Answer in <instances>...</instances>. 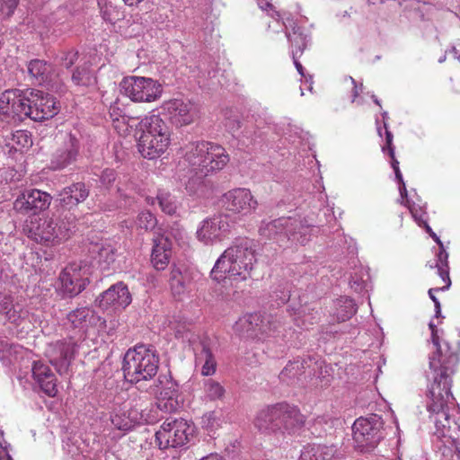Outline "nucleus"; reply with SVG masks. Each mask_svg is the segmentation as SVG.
I'll return each instance as SVG.
<instances>
[{"label":"nucleus","instance_id":"obj_16","mask_svg":"<svg viewBox=\"0 0 460 460\" xmlns=\"http://www.w3.org/2000/svg\"><path fill=\"white\" fill-rule=\"evenodd\" d=\"M223 205L226 211H229L239 217H245L253 213L258 202L246 188L233 189L223 196Z\"/></svg>","mask_w":460,"mask_h":460},{"label":"nucleus","instance_id":"obj_7","mask_svg":"<svg viewBox=\"0 0 460 460\" xmlns=\"http://www.w3.org/2000/svg\"><path fill=\"white\" fill-rule=\"evenodd\" d=\"M30 88L9 89L0 95V115L6 123H17L30 118Z\"/></svg>","mask_w":460,"mask_h":460},{"label":"nucleus","instance_id":"obj_55","mask_svg":"<svg viewBox=\"0 0 460 460\" xmlns=\"http://www.w3.org/2000/svg\"><path fill=\"white\" fill-rule=\"evenodd\" d=\"M18 3L19 0H0V8L2 12L9 15L13 13Z\"/></svg>","mask_w":460,"mask_h":460},{"label":"nucleus","instance_id":"obj_43","mask_svg":"<svg viewBox=\"0 0 460 460\" xmlns=\"http://www.w3.org/2000/svg\"><path fill=\"white\" fill-rule=\"evenodd\" d=\"M156 199L159 207L164 213L168 215H173L176 212V201L174 197H172L170 193L160 191L156 196Z\"/></svg>","mask_w":460,"mask_h":460},{"label":"nucleus","instance_id":"obj_42","mask_svg":"<svg viewBox=\"0 0 460 460\" xmlns=\"http://www.w3.org/2000/svg\"><path fill=\"white\" fill-rule=\"evenodd\" d=\"M100 12L103 20L112 24L124 19V13L111 2L102 7Z\"/></svg>","mask_w":460,"mask_h":460},{"label":"nucleus","instance_id":"obj_11","mask_svg":"<svg viewBox=\"0 0 460 460\" xmlns=\"http://www.w3.org/2000/svg\"><path fill=\"white\" fill-rule=\"evenodd\" d=\"M123 94L137 102H152L162 93V86L156 81L147 77H127L120 83Z\"/></svg>","mask_w":460,"mask_h":460},{"label":"nucleus","instance_id":"obj_17","mask_svg":"<svg viewBox=\"0 0 460 460\" xmlns=\"http://www.w3.org/2000/svg\"><path fill=\"white\" fill-rule=\"evenodd\" d=\"M66 324L84 338L90 330L105 327L106 323L104 319L87 306L72 310L66 314Z\"/></svg>","mask_w":460,"mask_h":460},{"label":"nucleus","instance_id":"obj_4","mask_svg":"<svg viewBox=\"0 0 460 460\" xmlns=\"http://www.w3.org/2000/svg\"><path fill=\"white\" fill-rule=\"evenodd\" d=\"M159 357L151 345L139 344L129 349L123 358L122 370L130 383L152 379L158 371Z\"/></svg>","mask_w":460,"mask_h":460},{"label":"nucleus","instance_id":"obj_39","mask_svg":"<svg viewBox=\"0 0 460 460\" xmlns=\"http://www.w3.org/2000/svg\"><path fill=\"white\" fill-rule=\"evenodd\" d=\"M262 321V314L253 313L244 315L237 322V326L249 336H259L260 323Z\"/></svg>","mask_w":460,"mask_h":460},{"label":"nucleus","instance_id":"obj_61","mask_svg":"<svg viewBox=\"0 0 460 460\" xmlns=\"http://www.w3.org/2000/svg\"><path fill=\"white\" fill-rule=\"evenodd\" d=\"M429 327L431 331V338H432V341H433L434 345H438V337L437 335L438 331H437L436 325L432 322H430L429 323Z\"/></svg>","mask_w":460,"mask_h":460},{"label":"nucleus","instance_id":"obj_45","mask_svg":"<svg viewBox=\"0 0 460 460\" xmlns=\"http://www.w3.org/2000/svg\"><path fill=\"white\" fill-rule=\"evenodd\" d=\"M79 58V53L77 50L74 49H68V50H65V51H62L58 56V64L68 69L70 68L74 64H75V62L77 61Z\"/></svg>","mask_w":460,"mask_h":460},{"label":"nucleus","instance_id":"obj_22","mask_svg":"<svg viewBox=\"0 0 460 460\" xmlns=\"http://www.w3.org/2000/svg\"><path fill=\"white\" fill-rule=\"evenodd\" d=\"M81 270L82 266L80 264L72 263L66 266L59 274L62 291L70 297L80 294L88 282L86 279L82 278Z\"/></svg>","mask_w":460,"mask_h":460},{"label":"nucleus","instance_id":"obj_1","mask_svg":"<svg viewBox=\"0 0 460 460\" xmlns=\"http://www.w3.org/2000/svg\"><path fill=\"white\" fill-rule=\"evenodd\" d=\"M255 252L253 240L236 239L217 260L210 272L211 278L220 281L228 274L234 279H248L257 261Z\"/></svg>","mask_w":460,"mask_h":460},{"label":"nucleus","instance_id":"obj_62","mask_svg":"<svg viewBox=\"0 0 460 460\" xmlns=\"http://www.w3.org/2000/svg\"><path fill=\"white\" fill-rule=\"evenodd\" d=\"M281 327H282L281 322H280L279 318L277 316L276 327H275V324H271L272 330L270 332V336L278 335L280 332Z\"/></svg>","mask_w":460,"mask_h":460},{"label":"nucleus","instance_id":"obj_14","mask_svg":"<svg viewBox=\"0 0 460 460\" xmlns=\"http://www.w3.org/2000/svg\"><path fill=\"white\" fill-rule=\"evenodd\" d=\"M155 394L157 396L155 406L151 405L158 415V410L164 412L175 411L178 403V384L172 380L170 374L160 375L155 383Z\"/></svg>","mask_w":460,"mask_h":460},{"label":"nucleus","instance_id":"obj_46","mask_svg":"<svg viewBox=\"0 0 460 460\" xmlns=\"http://www.w3.org/2000/svg\"><path fill=\"white\" fill-rule=\"evenodd\" d=\"M137 225L146 231L152 230L156 225V218L151 212L142 211L137 217Z\"/></svg>","mask_w":460,"mask_h":460},{"label":"nucleus","instance_id":"obj_32","mask_svg":"<svg viewBox=\"0 0 460 460\" xmlns=\"http://www.w3.org/2000/svg\"><path fill=\"white\" fill-rule=\"evenodd\" d=\"M336 453L333 445L308 444L303 447L298 460H332Z\"/></svg>","mask_w":460,"mask_h":460},{"label":"nucleus","instance_id":"obj_41","mask_svg":"<svg viewBox=\"0 0 460 460\" xmlns=\"http://www.w3.org/2000/svg\"><path fill=\"white\" fill-rule=\"evenodd\" d=\"M215 355L210 348V344L208 341L203 340L199 343V347L196 349L195 353V363L196 366L202 364L203 362H208L215 360Z\"/></svg>","mask_w":460,"mask_h":460},{"label":"nucleus","instance_id":"obj_28","mask_svg":"<svg viewBox=\"0 0 460 460\" xmlns=\"http://www.w3.org/2000/svg\"><path fill=\"white\" fill-rule=\"evenodd\" d=\"M318 361L308 356L303 358H296L289 361L279 374L282 382L289 383L297 378L299 376L308 371L309 375L314 374V365H317Z\"/></svg>","mask_w":460,"mask_h":460},{"label":"nucleus","instance_id":"obj_31","mask_svg":"<svg viewBox=\"0 0 460 460\" xmlns=\"http://www.w3.org/2000/svg\"><path fill=\"white\" fill-rule=\"evenodd\" d=\"M287 36L292 46V58L294 65L297 72L301 75H304V67L298 61V58L303 54L307 46L309 41L308 36L304 33L300 28H294L292 33H288Z\"/></svg>","mask_w":460,"mask_h":460},{"label":"nucleus","instance_id":"obj_15","mask_svg":"<svg viewBox=\"0 0 460 460\" xmlns=\"http://www.w3.org/2000/svg\"><path fill=\"white\" fill-rule=\"evenodd\" d=\"M27 232L31 239L40 243L49 244L66 240V231L61 230L58 221L52 217L31 221Z\"/></svg>","mask_w":460,"mask_h":460},{"label":"nucleus","instance_id":"obj_47","mask_svg":"<svg viewBox=\"0 0 460 460\" xmlns=\"http://www.w3.org/2000/svg\"><path fill=\"white\" fill-rule=\"evenodd\" d=\"M84 446V441L82 439H69L65 446V449L75 460H80V456H84V450L81 446Z\"/></svg>","mask_w":460,"mask_h":460},{"label":"nucleus","instance_id":"obj_37","mask_svg":"<svg viewBox=\"0 0 460 460\" xmlns=\"http://www.w3.org/2000/svg\"><path fill=\"white\" fill-rule=\"evenodd\" d=\"M71 80L75 85L78 86H90L96 83L93 72L90 69V66L87 63L75 68Z\"/></svg>","mask_w":460,"mask_h":460},{"label":"nucleus","instance_id":"obj_56","mask_svg":"<svg viewBox=\"0 0 460 460\" xmlns=\"http://www.w3.org/2000/svg\"><path fill=\"white\" fill-rule=\"evenodd\" d=\"M391 158V166L394 171L395 178L398 181H402V172L399 168V161L395 157L394 150L391 149L390 153L387 154Z\"/></svg>","mask_w":460,"mask_h":460},{"label":"nucleus","instance_id":"obj_58","mask_svg":"<svg viewBox=\"0 0 460 460\" xmlns=\"http://www.w3.org/2000/svg\"><path fill=\"white\" fill-rule=\"evenodd\" d=\"M412 216H413L415 221L418 223V225L420 226L423 227V221L422 220H425L426 222H428L427 214H426V212H424L422 210L421 208H416V211L412 212Z\"/></svg>","mask_w":460,"mask_h":460},{"label":"nucleus","instance_id":"obj_12","mask_svg":"<svg viewBox=\"0 0 460 460\" xmlns=\"http://www.w3.org/2000/svg\"><path fill=\"white\" fill-rule=\"evenodd\" d=\"M233 224L234 222L226 214L208 217L200 223L197 229V238L205 244H212L225 238L230 233Z\"/></svg>","mask_w":460,"mask_h":460},{"label":"nucleus","instance_id":"obj_48","mask_svg":"<svg viewBox=\"0 0 460 460\" xmlns=\"http://www.w3.org/2000/svg\"><path fill=\"white\" fill-rule=\"evenodd\" d=\"M12 141L17 145L19 148L29 147L32 145L31 136L25 130H17L12 136Z\"/></svg>","mask_w":460,"mask_h":460},{"label":"nucleus","instance_id":"obj_20","mask_svg":"<svg viewBox=\"0 0 460 460\" xmlns=\"http://www.w3.org/2000/svg\"><path fill=\"white\" fill-rule=\"evenodd\" d=\"M80 141L72 135H66L60 146L53 153L50 167L53 170H63L75 164L79 156Z\"/></svg>","mask_w":460,"mask_h":460},{"label":"nucleus","instance_id":"obj_59","mask_svg":"<svg viewBox=\"0 0 460 460\" xmlns=\"http://www.w3.org/2000/svg\"><path fill=\"white\" fill-rule=\"evenodd\" d=\"M349 284L356 291H359L363 288L364 279L362 277H351Z\"/></svg>","mask_w":460,"mask_h":460},{"label":"nucleus","instance_id":"obj_44","mask_svg":"<svg viewBox=\"0 0 460 460\" xmlns=\"http://www.w3.org/2000/svg\"><path fill=\"white\" fill-rule=\"evenodd\" d=\"M206 396L211 400L222 399L225 395V388L217 381L209 379L204 385Z\"/></svg>","mask_w":460,"mask_h":460},{"label":"nucleus","instance_id":"obj_38","mask_svg":"<svg viewBox=\"0 0 460 460\" xmlns=\"http://www.w3.org/2000/svg\"><path fill=\"white\" fill-rule=\"evenodd\" d=\"M76 208H59V220L58 221L61 230L66 231V240L70 237L72 232L76 229L77 215L75 213Z\"/></svg>","mask_w":460,"mask_h":460},{"label":"nucleus","instance_id":"obj_53","mask_svg":"<svg viewBox=\"0 0 460 460\" xmlns=\"http://www.w3.org/2000/svg\"><path fill=\"white\" fill-rule=\"evenodd\" d=\"M384 128L385 129V144L382 146V151L384 154H389L391 149L394 150L393 144L394 136L392 132L388 130L386 122H384Z\"/></svg>","mask_w":460,"mask_h":460},{"label":"nucleus","instance_id":"obj_6","mask_svg":"<svg viewBox=\"0 0 460 460\" xmlns=\"http://www.w3.org/2000/svg\"><path fill=\"white\" fill-rule=\"evenodd\" d=\"M259 231L261 236L268 239L287 238L304 245L310 240L312 228L299 219L280 217L263 221Z\"/></svg>","mask_w":460,"mask_h":460},{"label":"nucleus","instance_id":"obj_34","mask_svg":"<svg viewBox=\"0 0 460 460\" xmlns=\"http://www.w3.org/2000/svg\"><path fill=\"white\" fill-rule=\"evenodd\" d=\"M171 249L168 239L159 237L155 240V245L151 254V261L154 268L157 270H164L169 263Z\"/></svg>","mask_w":460,"mask_h":460},{"label":"nucleus","instance_id":"obj_18","mask_svg":"<svg viewBox=\"0 0 460 460\" xmlns=\"http://www.w3.org/2000/svg\"><path fill=\"white\" fill-rule=\"evenodd\" d=\"M52 197L38 189L24 190L14 200L13 208L22 214L37 215L49 208Z\"/></svg>","mask_w":460,"mask_h":460},{"label":"nucleus","instance_id":"obj_25","mask_svg":"<svg viewBox=\"0 0 460 460\" xmlns=\"http://www.w3.org/2000/svg\"><path fill=\"white\" fill-rule=\"evenodd\" d=\"M423 221V227L426 232L429 234V236L438 243V249L435 253V258L428 262V266L430 269H436L437 274L442 279V280H448V285L451 284L449 279V267H448V254L446 252L443 243L437 235L436 233L433 232L431 227L429 226L428 222Z\"/></svg>","mask_w":460,"mask_h":460},{"label":"nucleus","instance_id":"obj_40","mask_svg":"<svg viewBox=\"0 0 460 460\" xmlns=\"http://www.w3.org/2000/svg\"><path fill=\"white\" fill-rule=\"evenodd\" d=\"M357 312L355 302L349 297H341L338 301L337 318L340 321H346L352 317Z\"/></svg>","mask_w":460,"mask_h":460},{"label":"nucleus","instance_id":"obj_51","mask_svg":"<svg viewBox=\"0 0 460 460\" xmlns=\"http://www.w3.org/2000/svg\"><path fill=\"white\" fill-rule=\"evenodd\" d=\"M444 282L447 283V285L441 288H429V296L430 297V299L434 302V305H435V316L436 317H439L440 316V314H441V307H440V303L438 301V299L437 298V296L434 295L435 292H438L439 290H445V289H447L450 286V284L448 285V280L446 279V280H443Z\"/></svg>","mask_w":460,"mask_h":460},{"label":"nucleus","instance_id":"obj_52","mask_svg":"<svg viewBox=\"0 0 460 460\" xmlns=\"http://www.w3.org/2000/svg\"><path fill=\"white\" fill-rule=\"evenodd\" d=\"M13 308V298L8 295L0 294V314H8Z\"/></svg>","mask_w":460,"mask_h":460},{"label":"nucleus","instance_id":"obj_27","mask_svg":"<svg viewBox=\"0 0 460 460\" xmlns=\"http://www.w3.org/2000/svg\"><path fill=\"white\" fill-rule=\"evenodd\" d=\"M277 409L279 413L278 414L279 430L292 432L305 423L304 416L296 407L281 402L277 403Z\"/></svg>","mask_w":460,"mask_h":460},{"label":"nucleus","instance_id":"obj_30","mask_svg":"<svg viewBox=\"0 0 460 460\" xmlns=\"http://www.w3.org/2000/svg\"><path fill=\"white\" fill-rule=\"evenodd\" d=\"M92 252L96 253L95 259L102 270H111L116 261L117 248L111 241L105 240L93 244Z\"/></svg>","mask_w":460,"mask_h":460},{"label":"nucleus","instance_id":"obj_10","mask_svg":"<svg viewBox=\"0 0 460 460\" xmlns=\"http://www.w3.org/2000/svg\"><path fill=\"white\" fill-rule=\"evenodd\" d=\"M383 420L379 415L360 417L352 426L353 439L360 450H370L382 439Z\"/></svg>","mask_w":460,"mask_h":460},{"label":"nucleus","instance_id":"obj_33","mask_svg":"<svg viewBox=\"0 0 460 460\" xmlns=\"http://www.w3.org/2000/svg\"><path fill=\"white\" fill-rule=\"evenodd\" d=\"M277 404L267 407L259 411L257 414L254 425L262 432H276L279 430V418H278Z\"/></svg>","mask_w":460,"mask_h":460},{"label":"nucleus","instance_id":"obj_63","mask_svg":"<svg viewBox=\"0 0 460 460\" xmlns=\"http://www.w3.org/2000/svg\"><path fill=\"white\" fill-rule=\"evenodd\" d=\"M398 182H399V191H400L401 196L402 198L406 197L407 196V190H406V186H405V183L403 181V179L402 178V181H398Z\"/></svg>","mask_w":460,"mask_h":460},{"label":"nucleus","instance_id":"obj_9","mask_svg":"<svg viewBox=\"0 0 460 460\" xmlns=\"http://www.w3.org/2000/svg\"><path fill=\"white\" fill-rule=\"evenodd\" d=\"M194 429L183 419H167L155 433V441L160 449L180 447L192 437Z\"/></svg>","mask_w":460,"mask_h":460},{"label":"nucleus","instance_id":"obj_2","mask_svg":"<svg viewBox=\"0 0 460 460\" xmlns=\"http://www.w3.org/2000/svg\"><path fill=\"white\" fill-rule=\"evenodd\" d=\"M183 163L199 177H206L221 171L229 162L226 149L217 144L197 141L181 148Z\"/></svg>","mask_w":460,"mask_h":460},{"label":"nucleus","instance_id":"obj_5","mask_svg":"<svg viewBox=\"0 0 460 460\" xmlns=\"http://www.w3.org/2000/svg\"><path fill=\"white\" fill-rule=\"evenodd\" d=\"M456 356L450 357L447 363H440L439 355L433 353L429 357V369L431 371L433 383L429 389V394L433 401L430 406L433 411L438 408H443L444 404L450 402V399L455 400L451 393L452 378L451 376L456 369L449 367L450 362H456Z\"/></svg>","mask_w":460,"mask_h":460},{"label":"nucleus","instance_id":"obj_19","mask_svg":"<svg viewBox=\"0 0 460 460\" xmlns=\"http://www.w3.org/2000/svg\"><path fill=\"white\" fill-rule=\"evenodd\" d=\"M28 93H30V119L42 121L58 113L59 106L52 95L31 88Z\"/></svg>","mask_w":460,"mask_h":460},{"label":"nucleus","instance_id":"obj_26","mask_svg":"<svg viewBox=\"0 0 460 460\" xmlns=\"http://www.w3.org/2000/svg\"><path fill=\"white\" fill-rule=\"evenodd\" d=\"M31 372L34 381L42 392L49 397L56 396L58 394L57 378L50 367L41 361H34Z\"/></svg>","mask_w":460,"mask_h":460},{"label":"nucleus","instance_id":"obj_60","mask_svg":"<svg viewBox=\"0 0 460 460\" xmlns=\"http://www.w3.org/2000/svg\"><path fill=\"white\" fill-rule=\"evenodd\" d=\"M349 79L351 80V83L353 84V88H352V100L351 102H354L357 99V97L359 95V93L362 92V84H360L359 86L357 85V83L355 81V79L353 77H349Z\"/></svg>","mask_w":460,"mask_h":460},{"label":"nucleus","instance_id":"obj_8","mask_svg":"<svg viewBox=\"0 0 460 460\" xmlns=\"http://www.w3.org/2000/svg\"><path fill=\"white\" fill-rule=\"evenodd\" d=\"M110 419L115 429L121 431H129L142 423H155L159 416L153 407L145 406L141 402L136 403L128 409L124 407L115 410L111 413Z\"/></svg>","mask_w":460,"mask_h":460},{"label":"nucleus","instance_id":"obj_49","mask_svg":"<svg viewBox=\"0 0 460 460\" xmlns=\"http://www.w3.org/2000/svg\"><path fill=\"white\" fill-rule=\"evenodd\" d=\"M202 424L208 430H214L220 426V419L216 411H209L203 415Z\"/></svg>","mask_w":460,"mask_h":460},{"label":"nucleus","instance_id":"obj_29","mask_svg":"<svg viewBox=\"0 0 460 460\" xmlns=\"http://www.w3.org/2000/svg\"><path fill=\"white\" fill-rule=\"evenodd\" d=\"M27 72L33 84L44 85L53 80V66L43 59H31L27 63Z\"/></svg>","mask_w":460,"mask_h":460},{"label":"nucleus","instance_id":"obj_57","mask_svg":"<svg viewBox=\"0 0 460 460\" xmlns=\"http://www.w3.org/2000/svg\"><path fill=\"white\" fill-rule=\"evenodd\" d=\"M274 293L278 305H284L290 298V292L287 288H284L282 290H280L279 294H278V291H275Z\"/></svg>","mask_w":460,"mask_h":460},{"label":"nucleus","instance_id":"obj_23","mask_svg":"<svg viewBox=\"0 0 460 460\" xmlns=\"http://www.w3.org/2000/svg\"><path fill=\"white\" fill-rule=\"evenodd\" d=\"M131 300L128 287L122 282H118L102 293L98 301L101 307L107 309L110 306L125 308Z\"/></svg>","mask_w":460,"mask_h":460},{"label":"nucleus","instance_id":"obj_54","mask_svg":"<svg viewBox=\"0 0 460 460\" xmlns=\"http://www.w3.org/2000/svg\"><path fill=\"white\" fill-rule=\"evenodd\" d=\"M199 366L201 367V375L204 376H212L215 374L217 369V361L210 360L208 362H203L202 364H199Z\"/></svg>","mask_w":460,"mask_h":460},{"label":"nucleus","instance_id":"obj_50","mask_svg":"<svg viewBox=\"0 0 460 460\" xmlns=\"http://www.w3.org/2000/svg\"><path fill=\"white\" fill-rule=\"evenodd\" d=\"M276 323H277V315H271V314H265V315H262V321L261 323H260V327H259V335L261 334H265V335H268V336H270V332H271V324H275L276 325Z\"/></svg>","mask_w":460,"mask_h":460},{"label":"nucleus","instance_id":"obj_24","mask_svg":"<svg viewBox=\"0 0 460 460\" xmlns=\"http://www.w3.org/2000/svg\"><path fill=\"white\" fill-rule=\"evenodd\" d=\"M90 188L83 181H77L65 187L58 195L59 207L76 208L78 204L86 200Z\"/></svg>","mask_w":460,"mask_h":460},{"label":"nucleus","instance_id":"obj_21","mask_svg":"<svg viewBox=\"0 0 460 460\" xmlns=\"http://www.w3.org/2000/svg\"><path fill=\"white\" fill-rule=\"evenodd\" d=\"M163 109L166 111L170 120L177 127L191 124L198 113L195 105L190 101L172 99L164 102Z\"/></svg>","mask_w":460,"mask_h":460},{"label":"nucleus","instance_id":"obj_3","mask_svg":"<svg viewBox=\"0 0 460 460\" xmlns=\"http://www.w3.org/2000/svg\"><path fill=\"white\" fill-rule=\"evenodd\" d=\"M137 149L147 159L160 157L170 144V128L158 114L146 116L137 128Z\"/></svg>","mask_w":460,"mask_h":460},{"label":"nucleus","instance_id":"obj_64","mask_svg":"<svg viewBox=\"0 0 460 460\" xmlns=\"http://www.w3.org/2000/svg\"><path fill=\"white\" fill-rule=\"evenodd\" d=\"M199 460H223V458H222V456H220L217 454H210V455H208V456L202 457Z\"/></svg>","mask_w":460,"mask_h":460},{"label":"nucleus","instance_id":"obj_36","mask_svg":"<svg viewBox=\"0 0 460 460\" xmlns=\"http://www.w3.org/2000/svg\"><path fill=\"white\" fill-rule=\"evenodd\" d=\"M169 284L174 296L184 294L191 284L190 274L188 270L182 271L179 268H172L170 272Z\"/></svg>","mask_w":460,"mask_h":460},{"label":"nucleus","instance_id":"obj_13","mask_svg":"<svg viewBox=\"0 0 460 460\" xmlns=\"http://www.w3.org/2000/svg\"><path fill=\"white\" fill-rule=\"evenodd\" d=\"M78 350L77 342L71 337L49 343L45 354L59 374L66 373Z\"/></svg>","mask_w":460,"mask_h":460},{"label":"nucleus","instance_id":"obj_35","mask_svg":"<svg viewBox=\"0 0 460 460\" xmlns=\"http://www.w3.org/2000/svg\"><path fill=\"white\" fill-rule=\"evenodd\" d=\"M132 184L125 181L122 182L120 179L118 180V175L113 169H104L100 175V188L110 190L112 187H116L117 193L121 197L128 198L129 195L127 190Z\"/></svg>","mask_w":460,"mask_h":460}]
</instances>
